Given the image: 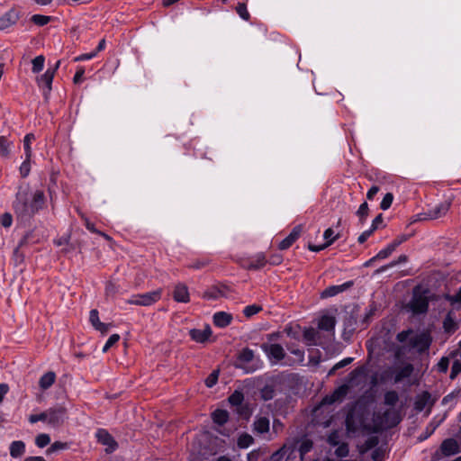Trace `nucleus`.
<instances>
[{
  "label": "nucleus",
  "mask_w": 461,
  "mask_h": 461,
  "mask_svg": "<svg viewBox=\"0 0 461 461\" xmlns=\"http://www.w3.org/2000/svg\"><path fill=\"white\" fill-rule=\"evenodd\" d=\"M224 289H225V287L220 288V287H217V286H212V287H211L210 289H208L207 291H205L203 293V297L204 299H208V300L219 299V298L223 297V296L226 295L225 292H224Z\"/></svg>",
  "instance_id": "cd10ccee"
},
{
  "label": "nucleus",
  "mask_w": 461,
  "mask_h": 461,
  "mask_svg": "<svg viewBox=\"0 0 461 461\" xmlns=\"http://www.w3.org/2000/svg\"><path fill=\"white\" fill-rule=\"evenodd\" d=\"M353 285H354L353 281H348L342 285L328 286L326 289H324L321 292V298H329V297L335 296V295L349 289L350 287L353 286Z\"/></svg>",
  "instance_id": "9b49d317"
},
{
  "label": "nucleus",
  "mask_w": 461,
  "mask_h": 461,
  "mask_svg": "<svg viewBox=\"0 0 461 461\" xmlns=\"http://www.w3.org/2000/svg\"><path fill=\"white\" fill-rule=\"evenodd\" d=\"M440 450L446 456H453L459 452L458 443L454 438H447L441 443Z\"/></svg>",
  "instance_id": "dca6fc26"
},
{
  "label": "nucleus",
  "mask_w": 461,
  "mask_h": 461,
  "mask_svg": "<svg viewBox=\"0 0 461 461\" xmlns=\"http://www.w3.org/2000/svg\"><path fill=\"white\" fill-rule=\"evenodd\" d=\"M44 61H45V59L42 55H40V56H37L35 57L32 61V70L33 73H39L40 71L42 70L43 68V66H44Z\"/></svg>",
  "instance_id": "79ce46f5"
},
{
  "label": "nucleus",
  "mask_w": 461,
  "mask_h": 461,
  "mask_svg": "<svg viewBox=\"0 0 461 461\" xmlns=\"http://www.w3.org/2000/svg\"><path fill=\"white\" fill-rule=\"evenodd\" d=\"M451 206V203L449 201H444L438 204H437L434 208L428 210V212H424L423 217L420 218V220H434L438 219L444 216L449 210Z\"/></svg>",
  "instance_id": "1a4fd4ad"
},
{
  "label": "nucleus",
  "mask_w": 461,
  "mask_h": 461,
  "mask_svg": "<svg viewBox=\"0 0 461 461\" xmlns=\"http://www.w3.org/2000/svg\"><path fill=\"white\" fill-rule=\"evenodd\" d=\"M269 419L267 417H258L253 423L254 430L259 434L266 433L269 430Z\"/></svg>",
  "instance_id": "393cba45"
},
{
  "label": "nucleus",
  "mask_w": 461,
  "mask_h": 461,
  "mask_svg": "<svg viewBox=\"0 0 461 461\" xmlns=\"http://www.w3.org/2000/svg\"><path fill=\"white\" fill-rule=\"evenodd\" d=\"M120 339V336L118 334H113L110 336V338L107 339L105 345L103 348V352H106L109 350L110 348H112L114 344H116Z\"/></svg>",
  "instance_id": "e2e57ef3"
},
{
  "label": "nucleus",
  "mask_w": 461,
  "mask_h": 461,
  "mask_svg": "<svg viewBox=\"0 0 461 461\" xmlns=\"http://www.w3.org/2000/svg\"><path fill=\"white\" fill-rule=\"evenodd\" d=\"M59 65L60 60H58L52 68H48L46 72L38 78L39 86L43 88V95L46 99L51 91L53 77Z\"/></svg>",
  "instance_id": "39448f33"
},
{
  "label": "nucleus",
  "mask_w": 461,
  "mask_h": 461,
  "mask_svg": "<svg viewBox=\"0 0 461 461\" xmlns=\"http://www.w3.org/2000/svg\"><path fill=\"white\" fill-rule=\"evenodd\" d=\"M173 298L178 303H188L190 301L188 287L183 283L176 285L173 291Z\"/></svg>",
  "instance_id": "f8f14e48"
},
{
  "label": "nucleus",
  "mask_w": 461,
  "mask_h": 461,
  "mask_svg": "<svg viewBox=\"0 0 461 461\" xmlns=\"http://www.w3.org/2000/svg\"><path fill=\"white\" fill-rule=\"evenodd\" d=\"M236 11L237 13L239 14V15L244 19V20H249V14L247 10V6L245 4L243 3H240L238 4L237 7H236Z\"/></svg>",
  "instance_id": "0e129e2a"
},
{
  "label": "nucleus",
  "mask_w": 461,
  "mask_h": 461,
  "mask_svg": "<svg viewBox=\"0 0 461 461\" xmlns=\"http://www.w3.org/2000/svg\"><path fill=\"white\" fill-rule=\"evenodd\" d=\"M218 377H219V370L212 371L208 375V377L205 379V385L208 388H212V386H214L216 384V383L218 381Z\"/></svg>",
  "instance_id": "8fccbe9b"
},
{
  "label": "nucleus",
  "mask_w": 461,
  "mask_h": 461,
  "mask_svg": "<svg viewBox=\"0 0 461 461\" xmlns=\"http://www.w3.org/2000/svg\"><path fill=\"white\" fill-rule=\"evenodd\" d=\"M162 294L161 289H157L145 294H133L127 301L130 304L140 306H150L160 300Z\"/></svg>",
  "instance_id": "7ed1b4c3"
},
{
  "label": "nucleus",
  "mask_w": 461,
  "mask_h": 461,
  "mask_svg": "<svg viewBox=\"0 0 461 461\" xmlns=\"http://www.w3.org/2000/svg\"><path fill=\"white\" fill-rule=\"evenodd\" d=\"M14 142L5 136H0V156L9 158Z\"/></svg>",
  "instance_id": "c85d7f7f"
},
{
  "label": "nucleus",
  "mask_w": 461,
  "mask_h": 461,
  "mask_svg": "<svg viewBox=\"0 0 461 461\" xmlns=\"http://www.w3.org/2000/svg\"><path fill=\"white\" fill-rule=\"evenodd\" d=\"M410 309L414 314H422L427 312L429 308V300L426 295L420 293H414L410 302Z\"/></svg>",
  "instance_id": "0eeeda50"
},
{
  "label": "nucleus",
  "mask_w": 461,
  "mask_h": 461,
  "mask_svg": "<svg viewBox=\"0 0 461 461\" xmlns=\"http://www.w3.org/2000/svg\"><path fill=\"white\" fill-rule=\"evenodd\" d=\"M302 232V226H295L290 234L285 238L278 245L279 249L285 250L290 248L293 243L300 237Z\"/></svg>",
  "instance_id": "2eb2a0df"
},
{
  "label": "nucleus",
  "mask_w": 461,
  "mask_h": 461,
  "mask_svg": "<svg viewBox=\"0 0 461 461\" xmlns=\"http://www.w3.org/2000/svg\"><path fill=\"white\" fill-rule=\"evenodd\" d=\"M287 349L291 352V354L294 355L297 358V361L303 363L304 360V351L298 348H294L287 346Z\"/></svg>",
  "instance_id": "052dcab7"
},
{
  "label": "nucleus",
  "mask_w": 461,
  "mask_h": 461,
  "mask_svg": "<svg viewBox=\"0 0 461 461\" xmlns=\"http://www.w3.org/2000/svg\"><path fill=\"white\" fill-rule=\"evenodd\" d=\"M25 452V444L22 440L13 441L10 445V455L14 458L21 457Z\"/></svg>",
  "instance_id": "a878e982"
},
{
  "label": "nucleus",
  "mask_w": 461,
  "mask_h": 461,
  "mask_svg": "<svg viewBox=\"0 0 461 461\" xmlns=\"http://www.w3.org/2000/svg\"><path fill=\"white\" fill-rule=\"evenodd\" d=\"M262 310L261 306L257 304L248 305L244 308L243 313L246 317H251Z\"/></svg>",
  "instance_id": "09e8293b"
},
{
  "label": "nucleus",
  "mask_w": 461,
  "mask_h": 461,
  "mask_svg": "<svg viewBox=\"0 0 461 461\" xmlns=\"http://www.w3.org/2000/svg\"><path fill=\"white\" fill-rule=\"evenodd\" d=\"M30 242H34L32 240V231L27 232L19 241L18 246L14 249V254H18V250H20L23 247H24L26 244Z\"/></svg>",
  "instance_id": "49530a36"
},
{
  "label": "nucleus",
  "mask_w": 461,
  "mask_h": 461,
  "mask_svg": "<svg viewBox=\"0 0 461 461\" xmlns=\"http://www.w3.org/2000/svg\"><path fill=\"white\" fill-rule=\"evenodd\" d=\"M378 438L376 436L369 437L361 446H359V452L365 454L378 445Z\"/></svg>",
  "instance_id": "c756f323"
},
{
  "label": "nucleus",
  "mask_w": 461,
  "mask_h": 461,
  "mask_svg": "<svg viewBox=\"0 0 461 461\" xmlns=\"http://www.w3.org/2000/svg\"><path fill=\"white\" fill-rule=\"evenodd\" d=\"M349 390V385L348 384H342L339 387H338L331 395L326 396L323 399V402L325 403H333L335 402H341L346 395L348 394Z\"/></svg>",
  "instance_id": "4468645a"
},
{
  "label": "nucleus",
  "mask_w": 461,
  "mask_h": 461,
  "mask_svg": "<svg viewBox=\"0 0 461 461\" xmlns=\"http://www.w3.org/2000/svg\"><path fill=\"white\" fill-rule=\"evenodd\" d=\"M345 423L348 432L355 433L360 429H368L367 426L365 425L363 417L354 411H350L347 414Z\"/></svg>",
  "instance_id": "423d86ee"
},
{
  "label": "nucleus",
  "mask_w": 461,
  "mask_h": 461,
  "mask_svg": "<svg viewBox=\"0 0 461 461\" xmlns=\"http://www.w3.org/2000/svg\"><path fill=\"white\" fill-rule=\"evenodd\" d=\"M118 289H117V286L114 283L109 281L106 283V285H105V295L107 297H112L113 298L117 293Z\"/></svg>",
  "instance_id": "bf43d9fd"
},
{
  "label": "nucleus",
  "mask_w": 461,
  "mask_h": 461,
  "mask_svg": "<svg viewBox=\"0 0 461 461\" xmlns=\"http://www.w3.org/2000/svg\"><path fill=\"white\" fill-rule=\"evenodd\" d=\"M432 339L430 335L428 332H421L411 339V344L413 348H416L419 352L422 353L429 348Z\"/></svg>",
  "instance_id": "9d476101"
},
{
  "label": "nucleus",
  "mask_w": 461,
  "mask_h": 461,
  "mask_svg": "<svg viewBox=\"0 0 461 461\" xmlns=\"http://www.w3.org/2000/svg\"><path fill=\"white\" fill-rule=\"evenodd\" d=\"M190 337L193 340L199 343L205 342L212 335V330L206 326L203 330L193 329L189 331Z\"/></svg>",
  "instance_id": "f3484780"
},
{
  "label": "nucleus",
  "mask_w": 461,
  "mask_h": 461,
  "mask_svg": "<svg viewBox=\"0 0 461 461\" xmlns=\"http://www.w3.org/2000/svg\"><path fill=\"white\" fill-rule=\"evenodd\" d=\"M89 321L91 322V324L96 328V326H98V324L101 322L100 320H99V313H98V311L95 310V309H93L90 311V313H89Z\"/></svg>",
  "instance_id": "338daca9"
},
{
  "label": "nucleus",
  "mask_w": 461,
  "mask_h": 461,
  "mask_svg": "<svg viewBox=\"0 0 461 461\" xmlns=\"http://www.w3.org/2000/svg\"><path fill=\"white\" fill-rule=\"evenodd\" d=\"M319 337V332L313 328L306 329L303 331V338L308 341L309 345H316V339Z\"/></svg>",
  "instance_id": "72a5a7b5"
},
{
  "label": "nucleus",
  "mask_w": 461,
  "mask_h": 461,
  "mask_svg": "<svg viewBox=\"0 0 461 461\" xmlns=\"http://www.w3.org/2000/svg\"><path fill=\"white\" fill-rule=\"evenodd\" d=\"M433 402H431V395L429 392L424 391L416 397L414 402V408L417 411H421L425 409L426 406H432Z\"/></svg>",
  "instance_id": "a211bd4d"
},
{
  "label": "nucleus",
  "mask_w": 461,
  "mask_h": 461,
  "mask_svg": "<svg viewBox=\"0 0 461 461\" xmlns=\"http://www.w3.org/2000/svg\"><path fill=\"white\" fill-rule=\"evenodd\" d=\"M254 442V438L248 433L241 434L237 441L240 448H247Z\"/></svg>",
  "instance_id": "f704fd0d"
},
{
  "label": "nucleus",
  "mask_w": 461,
  "mask_h": 461,
  "mask_svg": "<svg viewBox=\"0 0 461 461\" xmlns=\"http://www.w3.org/2000/svg\"><path fill=\"white\" fill-rule=\"evenodd\" d=\"M394 248L393 246L390 244L387 245L386 248H384V249L380 250L376 255H375V258L377 259H384L386 258H388L393 251H394Z\"/></svg>",
  "instance_id": "864d4df0"
},
{
  "label": "nucleus",
  "mask_w": 461,
  "mask_h": 461,
  "mask_svg": "<svg viewBox=\"0 0 461 461\" xmlns=\"http://www.w3.org/2000/svg\"><path fill=\"white\" fill-rule=\"evenodd\" d=\"M413 366L411 364H406L400 369H398L395 373L393 382L395 384H398L402 382V380L410 377L413 372Z\"/></svg>",
  "instance_id": "412c9836"
},
{
  "label": "nucleus",
  "mask_w": 461,
  "mask_h": 461,
  "mask_svg": "<svg viewBox=\"0 0 461 461\" xmlns=\"http://www.w3.org/2000/svg\"><path fill=\"white\" fill-rule=\"evenodd\" d=\"M328 443L331 446L339 444V434L337 430L332 431L328 437Z\"/></svg>",
  "instance_id": "774afa93"
},
{
  "label": "nucleus",
  "mask_w": 461,
  "mask_h": 461,
  "mask_svg": "<svg viewBox=\"0 0 461 461\" xmlns=\"http://www.w3.org/2000/svg\"><path fill=\"white\" fill-rule=\"evenodd\" d=\"M265 264H266L265 256L262 254H259L256 257L255 259L250 261L248 267L249 269L257 270V269H260L261 267H263L265 266Z\"/></svg>",
  "instance_id": "58836bf2"
},
{
  "label": "nucleus",
  "mask_w": 461,
  "mask_h": 461,
  "mask_svg": "<svg viewBox=\"0 0 461 461\" xmlns=\"http://www.w3.org/2000/svg\"><path fill=\"white\" fill-rule=\"evenodd\" d=\"M461 397V388H456L446 396L443 397L441 403L443 405H449V408H453L458 399Z\"/></svg>",
  "instance_id": "b1692460"
},
{
  "label": "nucleus",
  "mask_w": 461,
  "mask_h": 461,
  "mask_svg": "<svg viewBox=\"0 0 461 461\" xmlns=\"http://www.w3.org/2000/svg\"><path fill=\"white\" fill-rule=\"evenodd\" d=\"M34 140H35V136L33 133L26 134L23 139V149L25 151V157H27L28 159H31V157H32L31 143Z\"/></svg>",
  "instance_id": "e433bc0d"
},
{
  "label": "nucleus",
  "mask_w": 461,
  "mask_h": 461,
  "mask_svg": "<svg viewBox=\"0 0 461 461\" xmlns=\"http://www.w3.org/2000/svg\"><path fill=\"white\" fill-rule=\"evenodd\" d=\"M457 323L452 318L451 313H448L443 321L444 330L447 333H453L457 330Z\"/></svg>",
  "instance_id": "2f4dec72"
},
{
  "label": "nucleus",
  "mask_w": 461,
  "mask_h": 461,
  "mask_svg": "<svg viewBox=\"0 0 461 461\" xmlns=\"http://www.w3.org/2000/svg\"><path fill=\"white\" fill-rule=\"evenodd\" d=\"M353 361V357H346L341 361L338 362L330 370L329 375H333L334 372L339 368H342L348 365H349Z\"/></svg>",
  "instance_id": "6e6d98bb"
},
{
  "label": "nucleus",
  "mask_w": 461,
  "mask_h": 461,
  "mask_svg": "<svg viewBox=\"0 0 461 461\" xmlns=\"http://www.w3.org/2000/svg\"><path fill=\"white\" fill-rule=\"evenodd\" d=\"M44 205V194L41 190L30 192L28 185L20 186L14 202V211L17 220L21 223H28L30 220Z\"/></svg>",
  "instance_id": "f257e3e1"
},
{
  "label": "nucleus",
  "mask_w": 461,
  "mask_h": 461,
  "mask_svg": "<svg viewBox=\"0 0 461 461\" xmlns=\"http://www.w3.org/2000/svg\"><path fill=\"white\" fill-rule=\"evenodd\" d=\"M68 447L67 443H63L60 441H56L50 445V447L46 450L47 455H50L56 451L62 450Z\"/></svg>",
  "instance_id": "3c124183"
},
{
  "label": "nucleus",
  "mask_w": 461,
  "mask_h": 461,
  "mask_svg": "<svg viewBox=\"0 0 461 461\" xmlns=\"http://www.w3.org/2000/svg\"><path fill=\"white\" fill-rule=\"evenodd\" d=\"M401 421L399 412L394 409H387L384 412H375L373 416V431L379 432L393 428Z\"/></svg>",
  "instance_id": "f03ea898"
},
{
  "label": "nucleus",
  "mask_w": 461,
  "mask_h": 461,
  "mask_svg": "<svg viewBox=\"0 0 461 461\" xmlns=\"http://www.w3.org/2000/svg\"><path fill=\"white\" fill-rule=\"evenodd\" d=\"M348 453L349 449L347 443H342L335 450V455L339 457H346L348 456Z\"/></svg>",
  "instance_id": "13d9d810"
},
{
  "label": "nucleus",
  "mask_w": 461,
  "mask_h": 461,
  "mask_svg": "<svg viewBox=\"0 0 461 461\" xmlns=\"http://www.w3.org/2000/svg\"><path fill=\"white\" fill-rule=\"evenodd\" d=\"M96 438L98 441L103 445L111 447L113 449H114V447H116V442L105 429H98L96 432Z\"/></svg>",
  "instance_id": "4be33fe9"
},
{
  "label": "nucleus",
  "mask_w": 461,
  "mask_h": 461,
  "mask_svg": "<svg viewBox=\"0 0 461 461\" xmlns=\"http://www.w3.org/2000/svg\"><path fill=\"white\" fill-rule=\"evenodd\" d=\"M339 238V234L338 233L336 237H333L331 239V240H328L326 241L325 243L321 244V245H319V246H316V245H312V244H309L308 245V249L311 250V251H313V252H319L326 248H328L329 246H330L335 240H337Z\"/></svg>",
  "instance_id": "c03bdc74"
},
{
  "label": "nucleus",
  "mask_w": 461,
  "mask_h": 461,
  "mask_svg": "<svg viewBox=\"0 0 461 461\" xmlns=\"http://www.w3.org/2000/svg\"><path fill=\"white\" fill-rule=\"evenodd\" d=\"M407 259H408V258L406 255H401L398 257V258L396 260H393V261L390 262L389 264L384 265V266L381 267L380 268H378L376 270V273H378V274L383 273V272L386 271L387 269L392 268L401 263H405L407 261Z\"/></svg>",
  "instance_id": "c9c22d12"
},
{
  "label": "nucleus",
  "mask_w": 461,
  "mask_h": 461,
  "mask_svg": "<svg viewBox=\"0 0 461 461\" xmlns=\"http://www.w3.org/2000/svg\"><path fill=\"white\" fill-rule=\"evenodd\" d=\"M19 19V13L11 9L0 17V30H5L14 24Z\"/></svg>",
  "instance_id": "ddd939ff"
},
{
  "label": "nucleus",
  "mask_w": 461,
  "mask_h": 461,
  "mask_svg": "<svg viewBox=\"0 0 461 461\" xmlns=\"http://www.w3.org/2000/svg\"><path fill=\"white\" fill-rule=\"evenodd\" d=\"M30 160L31 159H28L27 157H25V160L22 163V165L20 167V173L23 177H26L30 173V170H31Z\"/></svg>",
  "instance_id": "69168bd1"
},
{
  "label": "nucleus",
  "mask_w": 461,
  "mask_h": 461,
  "mask_svg": "<svg viewBox=\"0 0 461 461\" xmlns=\"http://www.w3.org/2000/svg\"><path fill=\"white\" fill-rule=\"evenodd\" d=\"M232 315L225 312H218L213 314V324L219 328H225L231 323Z\"/></svg>",
  "instance_id": "6ab92c4d"
},
{
  "label": "nucleus",
  "mask_w": 461,
  "mask_h": 461,
  "mask_svg": "<svg viewBox=\"0 0 461 461\" xmlns=\"http://www.w3.org/2000/svg\"><path fill=\"white\" fill-rule=\"evenodd\" d=\"M260 397L264 400V401H269V400H272L274 397H275V389L272 385H265L261 390H260Z\"/></svg>",
  "instance_id": "ea45409f"
},
{
  "label": "nucleus",
  "mask_w": 461,
  "mask_h": 461,
  "mask_svg": "<svg viewBox=\"0 0 461 461\" xmlns=\"http://www.w3.org/2000/svg\"><path fill=\"white\" fill-rule=\"evenodd\" d=\"M366 374V368L364 366H360L357 368H355L350 374H349V384H353L354 380L357 379L358 376H363Z\"/></svg>",
  "instance_id": "5fc2aeb1"
},
{
  "label": "nucleus",
  "mask_w": 461,
  "mask_h": 461,
  "mask_svg": "<svg viewBox=\"0 0 461 461\" xmlns=\"http://www.w3.org/2000/svg\"><path fill=\"white\" fill-rule=\"evenodd\" d=\"M399 401V395L395 391H388L384 393V402L388 406H394Z\"/></svg>",
  "instance_id": "4c0bfd02"
},
{
  "label": "nucleus",
  "mask_w": 461,
  "mask_h": 461,
  "mask_svg": "<svg viewBox=\"0 0 461 461\" xmlns=\"http://www.w3.org/2000/svg\"><path fill=\"white\" fill-rule=\"evenodd\" d=\"M393 194L392 193H387L384 196V198L380 203V208L384 211L389 209L393 203Z\"/></svg>",
  "instance_id": "603ef678"
},
{
  "label": "nucleus",
  "mask_w": 461,
  "mask_h": 461,
  "mask_svg": "<svg viewBox=\"0 0 461 461\" xmlns=\"http://www.w3.org/2000/svg\"><path fill=\"white\" fill-rule=\"evenodd\" d=\"M51 20L50 16L42 15V14H34L32 16L31 21L38 25V26H43L49 23Z\"/></svg>",
  "instance_id": "37998d69"
},
{
  "label": "nucleus",
  "mask_w": 461,
  "mask_h": 461,
  "mask_svg": "<svg viewBox=\"0 0 461 461\" xmlns=\"http://www.w3.org/2000/svg\"><path fill=\"white\" fill-rule=\"evenodd\" d=\"M336 326V319L330 315H323L318 322V328L326 331H333Z\"/></svg>",
  "instance_id": "aec40b11"
},
{
  "label": "nucleus",
  "mask_w": 461,
  "mask_h": 461,
  "mask_svg": "<svg viewBox=\"0 0 461 461\" xmlns=\"http://www.w3.org/2000/svg\"><path fill=\"white\" fill-rule=\"evenodd\" d=\"M254 352L252 349L246 348H243L238 355V361L240 364H247L253 360Z\"/></svg>",
  "instance_id": "7c9ffc66"
},
{
  "label": "nucleus",
  "mask_w": 461,
  "mask_h": 461,
  "mask_svg": "<svg viewBox=\"0 0 461 461\" xmlns=\"http://www.w3.org/2000/svg\"><path fill=\"white\" fill-rule=\"evenodd\" d=\"M212 419L214 423L222 426L229 420V413L226 410L217 409L212 413Z\"/></svg>",
  "instance_id": "bb28decb"
},
{
  "label": "nucleus",
  "mask_w": 461,
  "mask_h": 461,
  "mask_svg": "<svg viewBox=\"0 0 461 461\" xmlns=\"http://www.w3.org/2000/svg\"><path fill=\"white\" fill-rule=\"evenodd\" d=\"M461 373V361L456 360L452 364L449 378L454 380Z\"/></svg>",
  "instance_id": "4d7b16f0"
},
{
  "label": "nucleus",
  "mask_w": 461,
  "mask_h": 461,
  "mask_svg": "<svg viewBox=\"0 0 461 461\" xmlns=\"http://www.w3.org/2000/svg\"><path fill=\"white\" fill-rule=\"evenodd\" d=\"M261 348L268 358L274 359L276 362L283 360L285 357V349L280 344L263 343Z\"/></svg>",
  "instance_id": "6e6552de"
},
{
  "label": "nucleus",
  "mask_w": 461,
  "mask_h": 461,
  "mask_svg": "<svg viewBox=\"0 0 461 461\" xmlns=\"http://www.w3.org/2000/svg\"><path fill=\"white\" fill-rule=\"evenodd\" d=\"M56 381V374L52 371L45 373L39 380V386L42 390H47L53 385Z\"/></svg>",
  "instance_id": "5701e85b"
},
{
  "label": "nucleus",
  "mask_w": 461,
  "mask_h": 461,
  "mask_svg": "<svg viewBox=\"0 0 461 461\" xmlns=\"http://www.w3.org/2000/svg\"><path fill=\"white\" fill-rule=\"evenodd\" d=\"M449 359L447 357H443L440 358L438 363L437 364V369L440 373H446L448 369Z\"/></svg>",
  "instance_id": "680f3d73"
},
{
  "label": "nucleus",
  "mask_w": 461,
  "mask_h": 461,
  "mask_svg": "<svg viewBox=\"0 0 461 461\" xmlns=\"http://www.w3.org/2000/svg\"><path fill=\"white\" fill-rule=\"evenodd\" d=\"M68 419L67 408L63 405H56L48 409V425L51 428L60 427Z\"/></svg>",
  "instance_id": "20e7f679"
},
{
  "label": "nucleus",
  "mask_w": 461,
  "mask_h": 461,
  "mask_svg": "<svg viewBox=\"0 0 461 461\" xmlns=\"http://www.w3.org/2000/svg\"><path fill=\"white\" fill-rule=\"evenodd\" d=\"M228 401L232 406L240 407L244 401V395L240 391L235 390L229 396Z\"/></svg>",
  "instance_id": "473e14b6"
},
{
  "label": "nucleus",
  "mask_w": 461,
  "mask_h": 461,
  "mask_svg": "<svg viewBox=\"0 0 461 461\" xmlns=\"http://www.w3.org/2000/svg\"><path fill=\"white\" fill-rule=\"evenodd\" d=\"M50 443V437L46 433L39 434L35 438V444L39 447H44Z\"/></svg>",
  "instance_id": "de8ad7c7"
},
{
  "label": "nucleus",
  "mask_w": 461,
  "mask_h": 461,
  "mask_svg": "<svg viewBox=\"0 0 461 461\" xmlns=\"http://www.w3.org/2000/svg\"><path fill=\"white\" fill-rule=\"evenodd\" d=\"M368 212H369L368 204L366 202H364L363 203L360 204L358 210L357 211V215L358 216L359 222L361 224H363L365 222L366 217L368 216Z\"/></svg>",
  "instance_id": "a19ab883"
},
{
  "label": "nucleus",
  "mask_w": 461,
  "mask_h": 461,
  "mask_svg": "<svg viewBox=\"0 0 461 461\" xmlns=\"http://www.w3.org/2000/svg\"><path fill=\"white\" fill-rule=\"evenodd\" d=\"M30 423L33 424L38 421H43L48 424V409L39 414H32L29 416Z\"/></svg>",
  "instance_id": "a18cd8bd"
}]
</instances>
